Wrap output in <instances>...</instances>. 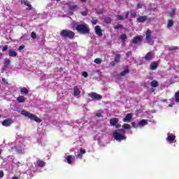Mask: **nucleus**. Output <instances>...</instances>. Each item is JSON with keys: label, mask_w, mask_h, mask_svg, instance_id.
Returning a JSON list of instances; mask_svg holds the SVG:
<instances>
[{"label": "nucleus", "mask_w": 179, "mask_h": 179, "mask_svg": "<svg viewBox=\"0 0 179 179\" xmlns=\"http://www.w3.org/2000/svg\"><path fill=\"white\" fill-rule=\"evenodd\" d=\"M21 114H22V115H24V117H28V118H29L31 121H35L36 122H38V124H40V122H41V119H40L38 117H37V115L32 114L27 110H22Z\"/></svg>", "instance_id": "nucleus-3"}, {"label": "nucleus", "mask_w": 179, "mask_h": 179, "mask_svg": "<svg viewBox=\"0 0 179 179\" xmlns=\"http://www.w3.org/2000/svg\"><path fill=\"white\" fill-rule=\"evenodd\" d=\"M132 113H128L123 119V122H131L132 120Z\"/></svg>", "instance_id": "nucleus-10"}, {"label": "nucleus", "mask_w": 179, "mask_h": 179, "mask_svg": "<svg viewBox=\"0 0 179 179\" xmlns=\"http://www.w3.org/2000/svg\"><path fill=\"white\" fill-rule=\"evenodd\" d=\"M175 15H176V9H173L170 13V17H173Z\"/></svg>", "instance_id": "nucleus-39"}, {"label": "nucleus", "mask_w": 179, "mask_h": 179, "mask_svg": "<svg viewBox=\"0 0 179 179\" xmlns=\"http://www.w3.org/2000/svg\"><path fill=\"white\" fill-rule=\"evenodd\" d=\"M126 55L127 56V57H131V55H132V52H128L127 54H126Z\"/></svg>", "instance_id": "nucleus-57"}, {"label": "nucleus", "mask_w": 179, "mask_h": 179, "mask_svg": "<svg viewBox=\"0 0 179 179\" xmlns=\"http://www.w3.org/2000/svg\"><path fill=\"white\" fill-rule=\"evenodd\" d=\"M83 76H84V78H87L89 76V74L87 73V72L83 71Z\"/></svg>", "instance_id": "nucleus-45"}, {"label": "nucleus", "mask_w": 179, "mask_h": 179, "mask_svg": "<svg viewBox=\"0 0 179 179\" xmlns=\"http://www.w3.org/2000/svg\"><path fill=\"white\" fill-rule=\"evenodd\" d=\"M127 73H129V69L127 68L124 71H122L120 73V76H125Z\"/></svg>", "instance_id": "nucleus-27"}, {"label": "nucleus", "mask_w": 179, "mask_h": 179, "mask_svg": "<svg viewBox=\"0 0 179 179\" xmlns=\"http://www.w3.org/2000/svg\"><path fill=\"white\" fill-rule=\"evenodd\" d=\"M80 153L81 155H85V153H86V150L83 149V148H80Z\"/></svg>", "instance_id": "nucleus-43"}, {"label": "nucleus", "mask_w": 179, "mask_h": 179, "mask_svg": "<svg viewBox=\"0 0 179 179\" xmlns=\"http://www.w3.org/2000/svg\"><path fill=\"white\" fill-rule=\"evenodd\" d=\"M173 26H174V22L171 20H169L168 21L167 27H173Z\"/></svg>", "instance_id": "nucleus-31"}, {"label": "nucleus", "mask_w": 179, "mask_h": 179, "mask_svg": "<svg viewBox=\"0 0 179 179\" xmlns=\"http://www.w3.org/2000/svg\"><path fill=\"white\" fill-rule=\"evenodd\" d=\"M20 92L22 94H29V90H27L26 87L20 88Z\"/></svg>", "instance_id": "nucleus-23"}, {"label": "nucleus", "mask_w": 179, "mask_h": 179, "mask_svg": "<svg viewBox=\"0 0 179 179\" xmlns=\"http://www.w3.org/2000/svg\"><path fill=\"white\" fill-rule=\"evenodd\" d=\"M80 1H86V0H80Z\"/></svg>", "instance_id": "nucleus-63"}, {"label": "nucleus", "mask_w": 179, "mask_h": 179, "mask_svg": "<svg viewBox=\"0 0 179 179\" xmlns=\"http://www.w3.org/2000/svg\"><path fill=\"white\" fill-rule=\"evenodd\" d=\"M3 127H10L12 125V119H6L2 122Z\"/></svg>", "instance_id": "nucleus-12"}, {"label": "nucleus", "mask_w": 179, "mask_h": 179, "mask_svg": "<svg viewBox=\"0 0 179 179\" xmlns=\"http://www.w3.org/2000/svg\"><path fill=\"white\" fill-rule=\"evenodd\" d=\"M128 16H129V11H127L126 13L125 16H124L125 19H128Z\"/></svg>", "instance_id": "nucleus-54"}, {"label": "nucleus", "mask_w": 179, "mask_h": 179, "mask_svg": "<svg viewBox=\"0 0 179 179\" xmlns=\"http://www.w3.org/2000/svg\"><path fill=\"white\" fill-rule=\"evenodd\" d=\"M3 58V54L0 52V59H2Z\"/></svg>", "instance_id": "nucleus-58"}, {"label": "nucleus", "mask_w": 179, "mask_h": 179, "mask_svg": "<svg viewBox=\"0 0 179 179\" xmlns=\"http://www.w3.org/2000/svg\"><path fill=\"white\" fill-rule=\"evenodd\" d=\"M115 129H118V128H121V124H116V125H115Z\"/></svg>", "instance_id": "nucleus-53"}, {"label": "nucleus", "mask_w": 179, "mask_h": 179, "mask_svg": "<svg viewBox=\"0 0 179 179\" xmlns=\"http://www.w3.org/2000/svg\"><path fill=\"white\" fill-rule=\"evenodd\" d=\"M155 58V53L153 52H148L144 57L145 61L150 62Z\"/></svg>", "instance_id": "nucleus-7"}, {"label": "nucleus", "mask_w": 179, "mask_h": 179, "mask_svg": "<svg viewBox=\"0 0 179 179\" xmlns=\"http://www.w3.org/2000/svg\"><path fill=\"white\" fill-rule=\"evenodd\" d=\"M61 37L63 38H69V40H73L75 38V32L69 29H62L60 31Z\"/></svg>", "instance_id": "nucleus-1"}, {"label": "nucleus", "mask_w": 179, "mask_h": 179, "mask_svg": "<svg viewBox=\"0 0 179 179\" xmlns=\"http://www.w3.org/2000/svg\"><path fill=\"white\" fill-rule=\"evenodd\" d=\"M76 30L80 34H88V33H90V29H89L87 24H77L76 27Z\"/></svg>", "instance_id": "nucleus-2"}, {"label": "nucleus", "mask_w": 179, "mask_h": 179, "mask_svg": "<svg viewBox=\"0 0 179 179\" xmlns=\"http://www.w3.org/2000/svg\"><path fill=\"white\" fill-rule=\"evenodd\" d=\"M68 164H72V155H69L66 157Z\"/></svg>", "instance_id": "nucleus-26"}, {"label": "nucleus", "mask_w": 179, "mask_h": 179, "mask_svg": "<svg viewBox=\"0 0 179 179\" xmlns=\"http://www.w3.org/2000/svg\"><path fill=\"white\" fill-rule=\"evenodd\" d=\"M8 45H4V46L3 47V48H2V52H5V51H8Z\"/></svg>", "instance_id": "nucleus-41"}, {"label": "nucleus", "mask_w": 179, "mask_h": 179, "mask_svg": "<svg viewBox=\"0 0 179 179\" xmlns=\"http://www.w3.org/2000/svg\"><path fill=\"white\" fill-rule=\"evenodd\" d=\"M88 13H89V11L87 8H85L84 11L80 12V14L82 15V16H87Z\"/></svg>", "instance_id": "nucleus-30"}, {"label": "nucleus", "mask_w": 179, "mask_h": 179, "mask_svg": "<svg viewBox=\"0 0 179 179\" xmlns=\"http://www.w3.org/2000/svg\"><path fill=\"white\" fill-rule=\"evenodd\" d=\"M117 18L118 20H124V15H117Z\"/></svg>", "instance_id": "nucleus-44"}, {"label": "nucleus", "mask_w": 179, "mask_h": 179, "mask_svg": "<svg viewBox=\"0 0 179 179\" xmlns=\"http://www.w3.org/2000/svg\"><path fill=\"white\" fill-rule=\"evenodd\" d=\"M157 66H159V63L157 62H153L150 64V69L151 71H156V69H157Z\"/></svg>", "instance_id": "nucleus-14"}, {"label": "nucleus", "mask_w": 179, "mask_h": 179, "mask_svg": "<svg viewBox=\"0 0 179 179\" xmlns=\"http://www.w3.org/2000/svg\"><path fill=\"white\" fill-rule=\"evenodd\" d=\"M116 132H119L120 134H123V135L125 134V129H120Z\"/></svg>", "instance_id": "nucleus-37"}, {"label": "nucleus", "mask_w": 179, "mask_h": 179, "mask_svg": "<svg viewBox=\"0 0 179 179\" xmlns=\"http://www.w3.org/2000/svg\"><path fill=\"white\" fill-rule=\"evenodd\" d=\"M177 50H178V47H177V46H172L168 50L169 51H176Z\"/></svg>", "instance_id": "nucleus-36"}, {"label": "nucleus", "mask_w": 179, "mask_h": 179, "mask_svg": "<svg viewBox=\"0 0 179 179\" xmlns=\"http://www.w3.org/2000/svg\"><path fill=\"white\" fill-rule=\"evenodd\" d=\"M96 116L98 117H103V115L101 114V113L99 112L96 113Z\"/></svg>", "instance_id": "nucleus-48"}, {"label": "nucleus", "mask_w": 179, "mask_h": 179, "mask_svg": "<svg viewBox=\"0 0 179 179\" xmlns=\"http://www.w3.org/2000/svg\"><path fill=\"white\" fill-rule=\"evenodd\" d=\"M119 121H120V119H118L117 117H113L110 120V124L113 127H115V125H117V124H118Z\"/></svg>", "instance_id": "nucleus-13"}, {"label": "nucleus", "mask_w": 179, "mask_h": 179, "mask_svg": "<svg viewBox=\"0 0 179 179\" xmlns=\"http://www.w3.org/2000/svg\"><path fill=\"white\" fill-rule=\"evenodd\" d=\"M13 179H19L17 177H13Z\"/></svg>", "instance_id": "nucleus-60"}, {"label": "nucleus", "mask_w": 179, "mask_h": 179, "mask_svg": "<svg viewBox=\"0 0 179 179\" xmlns=\"http://www.w3.org/2000/svg\"><path fill=\"white\" fill-rule=\"evenodd\" d=\"M143 40V36L139 35L134 37L132 40L134 44H138V43H141Z\"/></svg>", "instance_id": "nucleus-8"}, {"label": "nucleus", "mask_w": 179, "mask_h": 179, "mask_svg": "<svg viewBox=\"0 0 179 179\" xmlns=\"http://www.w3.org/2000/svg\"><path fill=\"white\" fill-rule=\"evenodd\" d=\"M115 64H117V62L114 60L111 62L110 64L111 65V66H115Z\"/></svg>", "instance_id": "nucleus-49"}, {"label": "nucleus", "mask_w": 179, "mask_h": 179, "mask_svg": "<svg viewBox=\"0 0 179 179\" xmlns=\"http://www.w3.org/2000/svg\"><path fill=\"white\" fill-rule=\"evenodd\" d=\"M167 142H169V143H173L174 141H176V136L174 134H171L166 138Z\"/></svg>", "instance_id": "nucleus-17"}, {"label": "nucleus", "mask_w": 179, "mask_h": 179, "mask_svg": "<svg viewBox=\"0 0 179 179\" xmlns=\"http://www.w3.org/2000/svg\"><path fill=\"white\" fill-rule=\"evenodd\" d=\"M157 86H159V82H157V80H152L151 82V87H157Z\"/></svg>", "instance_id": "nucleus-29"}, {"label": "nucleus", "mask_w": 179, "mask_h": 179, "mask_svg": "<svg viewBox=\"0 0 179 179\" xmlns=\"http://www.w3.org/2000/svg\"><path fill=\"white\" fill-rule=\"evenodd\" d=\"M122 128H124V129H131V125L129 124H124Z\"/></svg>", "instance_id": "nucleus-32"}, {"label": "nucleus", "mask_w": 179, "mask_h": 179, "mask_svg": "<svg viewBox=\"0 0 179 179\" xmlns=\"http://www.w3.org/2000/svg\"><path fill=\"white\" fill-rule=\"evenodd\" d=\"M89 97H91L93 100H101L103 99V96L96 93V92H91L88 94Z\"/></svg>", "instance_id": "nucleus-6"}, {"label": "nucleus", "mask_w": 179, "mask_h": 179, "mask_svg": "<svg viewBox=\"0 0 179 179\" xmlns=\"http://www.w3.org/2000/svg\"><path fill=\"white\" fill-rule=\"evenodd\" d=\"M120 40H122V43H125V41L127 38V34H122L120 36Z\"/></svg>", "instance_id": "nucleus-24"}, {"label": "nucleus", "mask_w": 179, "mask_h": 179, "mask_svg": "<svg viewBox=\"0 0 179 179\" xmlns=\"http://www.w3.org/2000/svg\"><path fill=\"white\" fill-rule=\"evenodd\" d=\"M24 48V45H22L19 47L18 50H19V51H22V50H23Z\"/></svg>", "instance_id": "nucleus-55"}, {"label": "nucleus", "mask_w": 179, "mask_h": 179, "mask_svg": "<svg viewBox=\"0 0 179 179\" xmlns=\"http://www.w3.org/2000/svg\"><path fill=\"white\" fill-rule=\"evenodd\" d=\"M17 101H18V103H24L26 101V98L24 96H19L17 98Z\"/></svg>", "instance_id": "nucleus-20"}, {"label": "nucleus", "mask_w": 179, "mask_h": 179, "mask_svg": "<svg viewBox=\"0 0 179 179\" xmlns=\"http://www.w3.org/2000/svg\"><path fill=\"white\" fill-rule=\"evenodd\" d=\"M21 3H24L26 6H28V8H27V10H31V4H30L29 1H21Z\"/></svg>", "instance_id": "nucleus-21"}, {"label": "nucleus", "mask_w": 179, "mask_h": 179, "mask_svg": "<svg viewBox=\"0 0 179 179\" xmlns=\"http://www.w3.org/2000/svg\"><path fill=\"white\" fill-rule=\"evenodd\" d=\"M10 65V59H6L4 61V68H8Z\"/></svg>", "instance_id": "nucleus-25"}, {"label": "nucleus", "mask_w": 179, "mask_h": 179, "mask_svg": "<svg viewBox=\"0 0 179 179\" xmlns=\"http://www.w3.org/2000/svg\"><path fill=\"white\" fill-rule=\"evenodd\" d=\"M76 157H77V159H82V158L83 157V154H80V153H78V154L76 155Z\"/></svg>", "instance_id": "nucleus-42"}, {"label": "nucleus", "mask_w": 179, "mask_h": 179, "mask_svg": "<svg viewBox=\"0 0 179 179\" xmlns=\"http://www.w3.org/2000/svg\"><path fill=\"white\" fill-rule=\"evenodd\" d=\"M120 59H121V55L117 54L115 57L114 61L116 62V64L120 62Z\"/></svg>", "instance_id": "nucleus-28"}, {"label": "nucleus", "mask_w": 179, "mask_h": 179, "mask_svg": "<svg viewBox=\"0 0 179 179\" xmlns=\"http://www.w3.org/2000/svg\"><path fill=\"white\" fill-rule=\"evenodd\" d=\"M161 101H163L164 103H167V99H162Z\"/></svg>", "instance_id": "nucleus-59"}, {"label": "nucleus", "mask_w": 179, "mask_h": 179, "mask_svg": "<svg viewBox=\"0 0 179 179\" xmlns=\"http://www.w3.org/2000/svg\"><path fill=\"white\" fill-rule=\"evenodd\" d=\"M2 153V150H0V155Z\"/></svg>", "instance_id": "nucleus-62"}, {"label": "nucleus", "mask_w": 179, "mask_h": 179, "mask_svg": "<svg viewBox=\"0 0 179 179\" xmlns=\"http://www.w3.org/2000/svg\"><path fill=\"white\" fill-rule=\"evenodd\" d=\"M94 62H95V64H101V60L100 58H96L94 60Z\"/></svg>", "instance_id": "nucleus-38"}, {"label": "nucleus", "mask_w": 179, "mask_h": 179, "mask_svg": "<svg viewBox=\"0 0 179 179\" xmlns=\"http://www.w3.org/2000/svg\"><path fill=\"white\" fill-rule=\"evenodd\" d=\"M80 95V90H79V87L78 86H75L73 88V96L76 97H78V96Z\"/></svg>", "instance_id": "nucleus-15"}, {"label": "nucleus", "mask_w": 179, "mask_h": 179, "mask_svg": "<svg viewBox=\"0 0 179 179\" xmlns=\"http://www.w3.org/2000/svg\"><path fill=\"white\" fill-rule=\"evenodd\" d=\"M175 99L177 103H179V91H177V92L176 93Z\"/></svg>", "instance_id": "nucleus-33"}, {"label": "nucleus", "mask_w": 179, "mask_h": 179, "mask_svg": "<svg viewBox=\"0 0 179 179\" xmlns=\"http://www.w3.org/2000/svg\"><path fill=\"white\" fill-rule=\"evenodd\" d=\"M138 125L140 127H145V125H148V120H142L138 122Z\"/></svg>", "instance_id": "nucleus-22"}, {"label": "nucleus", "mask_w": 179, "mask_h": 179, "mask_svg": "<svg viewBox=\"0 0 179 179\" xmlns=\"http://www.w3.org/2000/svg\"><path fill=\"white\" fill-rule=\"evenodd\" d=\"M131 126L133 127V128H138V125H136V123H135L134 122H131Z\"/></svg>", "instance_id": "nucleus-46"}, {"label": "nucleus", "mask_w": 179, "mask_h": 179, "mask_svg": "<svg viewBox=\"0 0 179 179\" xmlns=\"http://www.w3.org/2000/svg\"><path fill=\"white\" fill-rule=\"evenodd\" d=\"M31 37L34 40H36V38H37V34H36V32H31Z\"/></svg>", "instance_id": "nucleus-35"}, {"label": "nucleus", "mask_w": 179, "mask_h": 179, "mask_svg": "<svg viewBox=\"0 0 179 179\" xmlns=\"http://www.w3.org/2000/svg\"><path fill=\"white\" fill-rule=\"evenodd\" d=\"M97 13H98V15H101V14H103V10H102V9L98 10H97Z\"/></svg>", "instance_id": "nucleus-51"}, {"label": "nucleus", "mask_w": 179, "mask_h": 179, "mask_svg": "<svg viewBox=\"0 0 179 179\" xmlns=\"http://www.w3.org/2000/svg\"><path fill=\"white\" fill-rule=\"evenodd\" d=\"M106 23H111V17H108L104 19Z\"/></svg>", "instance_id": "nucleus-40"}, {"label": "nucleus", "mask_w": 179, "mask_h": 179, "mask_svg": "<svg viewBox=\"0 0 179 179\" xmlns=\"http://www.w3.org/2000/svg\"><path fill=\"white\" fill-rule=\"evenodd\" d=\"M115 30H118L120 29H122V24H117L116 26L113 27Z\"/></svg>", "instance_id": "nucleus-34"}, {"label": "nucleus", "mask_w": 179, "mask_h": 179, "mask_svg": "<svg viewBox=\"0 0 179 179\" xmlns=\"http://www.w3.org/2000/svg\"><path fill=\"white\" fill-rule=\"evenodd\" d=\"M95 33L96 36H99V37H101V36H103V31L101 30L100 26L96 25L95 27Z\"/></svg>", "instance_id": "nucleus-11"}, {"label": "nucleus", "mask_w": 179, "mask_h": 179, "mask_svg": "<svg viewBox=\"0 0 179 179\" xmlns=\"http://www.w3.org/2000/svg\"><path fill=\"white\" fill-rule=\"evenodd\" d=\"M3 176H4L3 171H0V178H3Z\"/></svg>", "instance_id": "nucleus-50"}, {"label": "nucleus", "mask_w": 179, "mask_h": 179, "mask_svg": "<svg viewBox=\"0 0 179 179\" xmlns=\"http://www.w3.org/2000/svg\"><path fill=\"white\" fill-rule=\"evenodd\" d=\"M1 114H0V118H1Z\"/></svg>", "instance_id": "nucleus-64"}, {"label": "nucleus", "mask_w": 179, "mask_h": 179, "mask_svg": "<svg viewBox=\"0 0 179 179\" xmlns=\"http://www.w3.org/2000/svg\"><path fill=\"white\" fill-rule=\"evenodd\" d=\"M69 9L71 12H75V10H78L79 9V6H78V5H69Z\"/></svg>", "instance_id": "nucleus-18"}, {"label": "nucleus", "mask_w": 179, "mask_h": 179, "mask_svg": "<svg viewBox=\"0 0 179 179\" xmlns=\"http://www.w3.org/2000/svg\"><path fill=\"white\" fill-rule=\"evenodd\" d=\"M145 40L150 45L153 44V42H152V31L150 29H148L145 32Z\"/></svg>", "instance_id": "nucleus-5"}, {"label": "nucleus", "mask_w": 179, "mask_h": 179, "mask_svg": "<svg viewBox=\"0 0 179 179\" xmlns=\"http://www.w3.org/2000/svg\"><path fill=\"white\" fill-rule=\"evenodd\" d=\"M146 20H148V16L146 15L140 16L137 18V22H138V23H144Z\"/></svg>", "instance_id": "nucleus-16"}, {"label": "nucleus", "mask_w": 179, "mask_h": 179, "mask_svg": "<svg viewBox=\"0 0 179 179\" xmlns=\"http://www.w3.org/2000/svg\"><path fill=\"white\" fill-rule=\"evenodd\" d=\"M6 80L5 78H2V82H5Z\"/></svg>", "instance_id": "nucleus-61"}, {"label": "nucleus", "mask_w": 179, "mask_h": 179, "mask_svg": "<svg viewBox=\"0 0 179 179\" xmlns=\"http://www.w3.org/2000/svg\"><path fill=\"white\" fill-rule=\"evenodd\" d=\"M143 6V4H141V3L137 4V8H138V9L142 8Z\"/></svg>", "instance_id": "nucleus-52"}, {"label": "nucleus", "mask_w": 179, "mask_h": 179, "mask_svg": "<svg viewBox=\"0 0 179 179\" xmlns=\"http://www.w3.org/2000/svg\"><path fill=\"white\" fill-rule=\"evenodd\" d=\"M131 17H136V13H131Z\"/></svg>", "instance_id": "nucleus-56"}, {"label": "nucleus", "mask_w": 179, "mask_h": 179, "mask_svg": "<svg viewBox=\"0 0 179 179\" xmlns=\"http://www.w3.org/2000/svg\"><path fill=\"white\" fill-rule=\"evenodd\" d=\"M98 22H99L98 20H92V24H97Z\"/></svg>", "instance_id": "nucleus-47"}, {"label": "nucleus", "mask_w": 179, "mask_h": 179, "mask_svg": "<svg viewBox=\"0 0 179 179\" xmlns=\"http://www.w3.org/2000/svg\"><path fill=\"white\" fill-rule=\"evenodd\" d=\"M36 163H37V166L38 167H44L45 166V162H44L41 159H38Z\"/></svg>", "instance_id": "nucleus-19"}, {"label": "nucleus", "mask_w": 179, "mask_h": 179, "mask_svg": "<svg viewBox=\"0 0 179 179\" xmlns=\"http://www.w3.org/2000/svg\"><path fill=\"white\" fill-rule=\"evenodd\" d=\"M113 138L115 139V141H117L118 142L127 140V137L125 136V135L121 134V133L118 131H115L113 133Z\"/></svg>", "instance_id": "nucleus-4"}, {"label": "nucleus", "mask_w": 179, "mask_h": 179, "mask_svg": "<svg viewBox=\"0 0 179 179\" xmlns=\"http://www.w3.org/2000/svg\"><path fill=\"white\" fill-rule=\"evenodd\" d=\"M8 57H13V58L17 57V52H16L15 49H9Z\"/></svg>", "instance_id": "nucleus-9"}]
</instances>
